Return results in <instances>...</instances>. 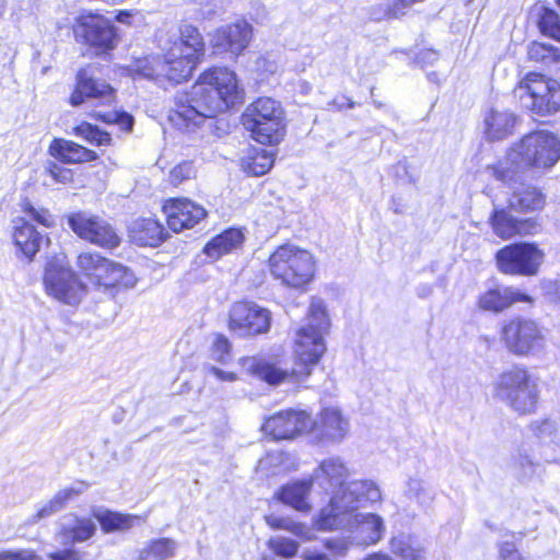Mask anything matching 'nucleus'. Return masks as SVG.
Returning <instances> with one entry per match:
<instances>
[{"mask_svg": "<svg viewBox=\"0 0 560 560\" xmlns=\"http://www.w3.org/2000/svg\"><path fill=\"white\" fill-rule=\"evenodd\" d=\"M132 18H133V13L131 11H127V10L118 11V13L116 14V20L119 23L127 24V25L131 24Z\"/></svg>", "mask_w": 560, "mask_h": 560, "instance_id": "obj_64", "label": "nucleus"}, {"mask_svg": "<svg viewBox=\"0 0 560 560\" xmlns=\"http://www.w3.org/2000/svg\"><path fill=\"white\" fill-rule=\"evenodd\" d=\"M203 46L199 31L191 25H183L178 39L164 55L163 60L160 58L144 60L143 65L138 67V74L159 83L164 79L180 83L191 75L203 52Z\"/></svg>", "mask_w": 560, "mask_h": 560, "instance_id": "obj_3", "label": "nucleus"}, {"mask_svg": "<svg viewBox=\"0 0 560 560\" xmlns=\"http://www.w3.org/2000/svg\"><path fill=\"white\" fill-rule=\"evenodd\" d=\"M349 475L346 463L338 456H331L323 459L310 478L325 492L332 491L335 494L337 490L346 487L345 481Z\"/></svg>", "mask_w": 560, "mask_h": 560, "instance_id": "obj_23", "label": "nucleus"}, {"mask_svg": "<svg viewBox=\"0 0 560 560\" xmlns=\"http://www.w3.org/2000/svg\"><path fill=\"white\" fill-rule=\"evenodd\" d=\"M194 175L192 164L184 162L176 165L170 173V182L173 186L180 185L184 180L190 178Z\"/></svg>", "mask_w": 560, "mask_h": 560, "instance_id": "obj_50", "label": "nucleus"}, {"mask_svg": "<svg viewBox=\"0 0 560 560\" xmlns=\"http://www.w3.org/2000/svg\"><path fill=\"white\" fill-rule=\"evenodd\" d=\"M381 501L382 490L374 480H353L332 494L329 504L314 517L313 526L322 532L337 530L345 525L347 512H355Z\"/></svg>", "mask_w": 560, "mask_h": 560, "instance_id": "obj_5", "label": "nucleus"}, {"mask_svg": "<svg viewBox=\"0 0 560 560\" xmlns=\"http://www.w3.org/2000/svg\"><path fill=\"white\" fill-rule=\"evenodd\" d=\"M100 262L101 264L98 265L97 270L92 277L90 283L98 288H105V277L108 275L113 261L102 256V261Z\"/></svg>", "mask_w": 560, "mask_h": 560, "instance_id": "obj_53", "label": "nucleus"}, {"mask_svg": "<svg viewBox=\"0 0 560 560\" xmlns=\"http://www.w3.org/2000/svg\"><path fill=\"white\" fill-rule=\"evenodd\" d=\"M516 117L508 110L491 109L485 118L486 136L489 140H502L513 132Z\"/></svg>", "mask_w": 560, "mask_h": 560, "instance_id": "obj_31", "label": "nucleus"}, {"mask_svg": "<svg viewBox=\"0 0 560 560\" xmlns=\"http://www.w3.org/2000/svg\"><path fill=\"white\" fill-rule=\"evenodd\" d=\"M102 261V255L95 252H84L81 253L77 258V266L82 275L91 281L92 277L95 275L98 265Z\"/></svg>", "mask_w": 560, "mask_h": 560, "instance_id": "obj_45", "label": "nucleus"}, {"mask_svg": "<svg viewBox=\"0 0 560 560\" xmlns=\"http://www.w3.org/2000/svg\"><path fill=\"white\" fill-rule=\"evenodd\" d=\"M265 520L268 526H270L272 529H283L287 532H289V527L293 521L290 517H280L276 515H268L265 517Z\"/></svg>", "mask_w": 560, "mask_h": 560, "instance_id": "obj_58", "label": "nucleus"}, {"mask_svg": "<svg viewBox=\"0 0 560 560\" xmlns=\"http://www.w3.org/2000/svg\"><path fill=\"white\" fill-rule=\"evenodd\" d=\"M506 350L517 357L533 355L545 347L544 328L534 319L522 316L506 320L500 330Z\"/></svg>", "mask_w": 560, "mask_h": 560, "instance_id": "obj_10", "label": "nucleus"}, {"mask_svg": "<svg viewBox=\"0 0 560 560\" xmlns=\"http://www.w3.org/2000/svg\"><path fill=\"white\" fill-rule=\"evenodd\" d=\"M51 560H81V556L77 550L68 549L48 555Z\"/></svg>", "mask_w": 560, "mask_h": 560, "instance_id": "obj_60", "label": "nucleus"}, {"mask_svg": "<svg viewBox=\"0 0 560 560\" xmlns=\"http://www.w3.org/2000/svg\"><path fill=\"white\" fill-rule=\"evenodd\" d=\"M538 26L542 34L560 40V18L558 13L548 8H540Z\"/></svg>", "mask_w": 560, "mask_h": 560, "instance_id": "obj_43", "label": "nucleus"}, {"mask_svg": "<svg viewBox=\"0 0 560 560\" xmlns=\"http://www.w3.org/2000/svg\"><path fill=\"white\" fill-rule=\"evenodd\" d=\"M301 557L304 560H330L327 555L308 548L303 550Z\"/></svg>", "mask_w": 560, "mask_h": 560, "instance_id": "obj_62", "label": "nucleus"}, {"mask_svg": "<svg viewBox=\"0 0 560 560\" xmlns=\"http://www.w3.org/2000/svg\"><path fill=\"white\" fill-rule=\"evenodd\" d=\"M518 478L522 480H530L535 476H538L541 466L534 462L527 454H520L515 460Z\"/></svg>", "mask_w": 560, "mask_h": 560, "instance_id": "obj_46", "label": "nucleus"}, {"mask_svg": "<svg viewBox=\"0 0 560 560\" xmlns=\"http://www.w3.org/2000/svg\"><path fill=\"white\" fill-rule=\"evenodd\" d=\"M545 260V252L533 242H518L495 254L498 270L508 276L534 277Z\"/></svg>", "mask_w": 560, "mask_h": 560, "instance_id": "obj_11", "label": "nucleus"}, {"mask_svg": "<svg viewBox=\"0 0 560 560\" xmlns=\"http://www.w3.org/2000/svg\"><path fill=\"white\" fill-rule=\"evenodd\" d=\"M313 485L311 478L293 480L282 486L275 498L295 511L308 513L312 510L310 497Z\"/></svg>", "mask_w": 560, "mask_h": 560, "instance_id": "obj_25", "label": "nucleus"}, {"mask_svg": "<svg viewBox=\"0 0 560 560\" xmlns=\"http://www.w3.org/2000/svg\"><path fill=\"white\" fill-rule=\"evenodd\" d=\"M528 58L542 66L560 70V49L551 45L533 42L527 48Z\"/></svg>", "mask_w": 560, "mask_h": 560, "instance_id": "obj_38", "label": "nucleus"}, {"mask_svg": "<svg viewBox=\"0 0 560 560\" xmlns=\"http://www.w3.org/2000/svg\"><path fill=\"white\" fill-rule=\"evenodd\" d=\"M269 549L282 558H293L299 550V544L284 536H276L268 540Z\"/></svg>", "mask_w": 560, "mask_h": 560, "instance_id": "obj_44", "label": "nucleus"}, {"mask_svg": "<svg viewBox=\"0 0 560 560\" xmlns=\"http://www.w3.org/2000/svg\"><path fill=\"white\" fill-rule=\"evenodd\" d=\"M500 560H525L513 541H502L499 545Z\"/></svg>", "mask_w": 560, "mask_h": 560, "instance_id": "obj_54", "label": "nucleus"}, {"mask_svg": "<svg viewBox=\"0 0 560 560\" xmlns=\"http://www.w3.org/2000/svg\"><path fill=\"white\" fill-rule=\"evenodd\" d=\"M13 223L14 244L28 261H31L42 246L43 236L23 218H18Z\"/></svg>", "mask_w": 560, "mask_h": 560, "instance_id": "obj_27", "label": "nucleus"}, {"mask_svg": "<svg viewBox=\"0 0 560 560\" xmlns=\"http://www.w3.org/2000/svg\"><path fill=\"white\" fill-rule=\"evenodd\" d=\"M494 395L514 411H535L538 402L537 384L527 370L514 366L501 373L494 383Z\"/></svg>", "mask_w": 560, "mask_h": 560, "instance_id": "obj_8", "label": "nucleus"}, {"mask_svg": "<svg viewBox=\"0 0 560 560\" xmlns=\"http://www.w3.org/2000/svg\"><path fill=\"white\" fill-rule=\"evenodd\" d=\"M94 100L100 104L109 105L115 100L113 88L103 80L94 79L89 70L82 69L77 74V84L70 96L72 106H80L85 101Z\"/></svg>", "mask_w": 560, "mask_h": 560, "instance_id": "obj_22", "label": "nucleus"}, {"mask_svg": "<svg viewBox=\"0 0 560 560\" xmlns=\"http://www.w3.org/2000/svg\"><path fill=\"white\" fill-rule=\"evenodd\" d=\"M231 345L226 337L217 335L210 349L211 359L217 362L225 363L230 358Z\"/></svg>", "mask_w": 560, "mask_h": 560, "instance_id": "obj_48", "label": "nucleus"}, {"mask_svg": "<svg viewBox=\"0 0 560 560\" xmlns=\"http://www.w3.org/2000/svg\"><path fill=\"white\" fill-rule=\"evenodd\" d=\"M404 494L421 508H429L435 499L432 488L421 478L410 477L406 481Z\"/></svg>", "mask_w": 560, "mask_h": 560, "instance_id": "obj_37", "label": "nucleus"}, {"mask_svg": "<svg viewBox=\"0 0 560 560\" xmlns=\"http://www.w3.org/2000/svg\"><path fill=\"white\" fill-rule=\"evenodd\" d=\"M242 122L250 137L261 144L276 145L285 135L284 109L271 97H258L247 105Z\"/></svg>", "mask_w": 560, "mask_h": 560, "instance_id": "obj_7", "label": "nucleus"}, {"mask_svg": "<svg viewBox=\"0 0 560 560\" xmlns=\"http://www.w3.org/2000/svg\"><path fill=\"white\" fill-rule=\"evenodd\" d=\"M44 284L49 295L69 305L80 303L85 294V285L78 279L77 275L58 261H50L47 265Z\"/></svg>", "mask_w": 560, "mask_h": 560, "instance_id": "obj_12", "label": "nucleus"}, {"mask_svg": "<svg viewBox=\"0 0 560 560\" xmlns=\"http://www.w3.org/2000/svg\"><path fill=\"white\" fill-rule=\"evenodd\" d=\"M23 212L31 217L38 224L50 228L55 224V219L50 212L44 208H35L31 202L25 201L22 205Z\"/></svg>", "mask_w": 560, "mask_h": 560, "instance_id": "obj_49", "label": "nucleus"}, {"mask_svg": "<svg viewBox=\"0 0 560 560\" xmlns=\"http://www.w3.org/2000/svg\"><path fill=\"white\" fill-rule=\"evenodd\" d=\"M243 233L237 229H229L220 235L213 237L203 248L205 254L218 259L222 255L237 248L243 243Z\"/></svg>", "mask_w": 560, "mask_h": 560, "instance_id": "obj_33", "label": "nucleus"}, {"mask_svg": "<svg viewBox=\"0 0 560 560\" xmlns=\"http://www.w3.org/2000/svg\"><path fill=\"white\" fill-rule=\"evenodd\" d=\"M68 224L79 237L100 247L112 249L120 243L116 230L107 221L88 212L69 214Z\"/></svg>", "mask_w": 560, "mask_h": 560, "instance_id": "obj_13", "label": "nucleus"}, {"mask_svg": "<svg viewBox=\"0 0 560 560\" xmlns=\"http://www.w3.org/2000/svg\"><path fill=\"white\" fill-rule=\"evenodd\" d=\"M255 70L261 75L272 74L278 70V65L267 56H260L255 61Z\"/></svg>", "mask_w": 560, "mask_h": 560, "instance_id": "obj_55", "label": "nucleus"}, {"mask_svg": "<svg viewBox=\"0 0 560 560\" xmlns=\"http://www.w3.org/2000/svg\"><path fill=\"white\" fill-rule=\"evenodd\" d=\"M207 371L221 382L232 383V382L237 381V375L234 372L223 371V370H221L217 366H212V365L208 366Z\"/></svg>", "mask_w": 560, "mask_h": 560, "instance_id": "obj_59", "label": "nucleus"}, {"mask_svg": "<svg viewBox=\"0 0 560 560\" xmlns=\"http://www.w3.org/2000/svg\"><path fill=\"white\" fill-rule=\"evenodd\" d=\"M533 299L514 287L497 285L485 291L478 299V306L492 313H501L516 303H532Z\"/></svg>", "mask_w": 560, "mask_h": 560, "instance_id": "obj_24", "label": "nucleus"}, {"mask_svg": "<svg viewBox=\"0 0 560 560\" xmlns=\"http://www.w3.org/2000/svg\"><path fill=\"white\" fill-rule=\"evenodd\" d=\"M63 532L71 536L73 541H85L95 533V524L90 518H74V524H63Z\"/></svg>", "mask_w": 560, "mask_h": 560, "instance_id": "obj_41", "label": "nucleus"}, {"mask_svg": "<svg viewBox=\"0 0 560 560\" xmlns=\"http://www.w3.org/2000/svg\"><path fill=\"white\" fill-rule=\"evenodd\" d=\"M311 416L303 410H283L269 417L264 431L275 440H289L310 433Z\"/></svg>", "mask_w": 560, "mask_h": 560, "instance_id": "obj_18", "label": "nucleus"}, {"mask_svg": "<svg viewBox=\"0 0 560 560\" xmlns=\"http://www.w3.org/2000/svg\"><path fill=\"white\" fill-rule=\"evenodd\" d=\"M267 267L275 280L296 290L308 285L316 272L314 256L308 250L289 243L278 246L269 255Z\"/></svg>", "mask_w": 560, "mask_h": 560, "instance_id": "obj_6", "label": "nucleus"}, {"mask_svg": "<svg viewBox=\"0 0 560 560\" xmlns=\"http://www.w3.org/2000/svg\"><path fill=\"white\" fill-rule=\"evenodd\" d=\"M241 98L235 72L226 67H213L203 71L188 92L175 97L168 120L175 128L190 132Z\"/></svg>", "mask_w": 560, "mask_h": 560, "instance_id": "obj_2", "label": "nucleus"}, {"mask_svg": "<svg viewBox=\"0 0 560 560\" xmlns=\"http://www.w3.org/2000/svg\"><path fill=\"white\" fill-rule=\"evenodd\" d=\"M49 175L58 183H68L72 179V173L68 168H63L52 164L48 170Z\"/></svg>", "mask_w": 560, "mask_h": 560, "instance_id": "obj_57", "label": "nucleus"}, {"mask_svg": "<svg viewBox=\"0 0 560 560\" xmlns=\"http://www.w3.org/2000/svg\"><path fill=\"white\" fill-rule=\"evenodd\" d=\"M352 546H355V542L352 541L350 533H348V536H340L325 540L326 549L335 558L345 557Z\"/></svg>", "mask_w": 560, "mask_h": 560, "instance_id": "obj_47", "label": "nucleus"}, {"mask_svg": "<svg viewBox=\"0 0 560 560\" xmlns=\"http://www.w3.org/2000/svg\"><path fill=\"white\" fill-rule=\"evenodd\" d=\"M177 542L172 538L150 540L139 552L140 560H167L175 556Z\"/></svg>", "mask_w": 560, "mask_h": 560, "instance_id": "obj_36", "label": "nucleus"}, {"mask_svg": "<svg viewBox=\"0 0 560 560\" xmlns=\"http://www.w3.org/2000/svg\"><path fill=\"white\" fill-rule=\"evenodd\" d=\"M560 159V141L551 132L526 135L508 152L505 161L493 167V175L502 182L516 184L515 177L528 168H549Z\"/></svg>", "mask_w": 560, "mask_h": 560, "instance_id": "obj_4", "label": "nucleus"}, {"mask_svg": "<svg viewBox=\"0 0 560 560\" xmlns=\"http://www.w3.org/2000/svg\"><path fill=\"white\" fill-rule=\"evenodd\" d=\"M167 225L178 233L191 229L207 217V210L188 198H171L163 205Z\"/></svg>", "mask_w": 560, "mask_h": 560, "instance_id": "obj_20", "label": "nucleus"}, {"mask_svg": "<svg viewBox=\"0 0 560 560\" xmlns=\"http://www.w3.org/2000/svg\"><path fill=\"white\" fill-rule=\"evenodd\" d=\"M253 36V27L245 20L217 28L211 35V45L218 52H231L241 55L249 45Z\"/></svg>", "mask_w": 560, "mask_h": 560, "instance_id": "obj_19", "label": "nucleus"}, {"mask_svg": "<svg viewBox=\"0 0 560 560\" xmlns=\"http://www.w3.org/2000/svg\"><path fill=\"white\" fill-rule=\"evenodd\" d=\"M0 560H37L33 551H0Z\"/></svg>", "mask_w": 560, "mask_h": 560, "instance_id": "obj_56", "label": "nucleus"}, {"mask_svg": "<svg viewBox=\"0 0 560 560\" xmlns=\"http://www.w3.org/2000/svg\"><path fill=\"white\" fill-rule=\"evenodd\" d=\"M273 154L266 149L250 148L241 160L242 170L248 175H265L273 165Z\"/></svg>", "mask_w": 560, "mask_h": 560, "instance_id": "obj_34", "label": "nucleus"}, {"mask_svg": "<svg viewBox=\"0 0 560 560\" xmlns=\"http://www.w3.org/2000/svg\"><path fill=\"white\" fill-rule=\"evenodd\" d=\"M73 132L77 137H80L95 145H108L112 141L108 132H105L89 122H81L74 127Z\"/></svg>", "mask_w": 560, "mask_h": 560, "instance_id": "obj_42", "label": "nucleus"}, {"mask_svg": "<svg viewBox=\"0 0 560 560\" xmlns=\"http://www.w3.org/2000/svg\"><path fill=\"white\" fill-rule=\"evenodd\" d=\"M137 283L135 273L122 266L121 264L114 262L109 269L108 275L105 277V289L121 287V288H133Z\"/></svg>", "mask_w": 560, "mask_h": 560, "instance_id": "obj_40", "label": "nucleus"}, {"mask_svg": "<svg viewBox=\"0 0 560 560\" xmlns=\"http://www.w3.org/2000/svg\"><path fill=\"white\" fill-rule=\"evenodd\" d=\"M514 97L522 107L536 114L560 109V85L539 73H528L514 89Z\"/></svg>", "mask_w": 560, "mask_h": 560, "instance_id": "obj_9", "label": "nucleus"}, {"mask_svg": "<svg viewBox=\"0 0 560 560\" xmlns=\"http://www.w3.org/2000/svg\"><path fill=\"white\" fill-rule=\"evenodd\" d=\"M102 119L106 121L107 124H116L118 125L121 130L130 131L133 126V118L131 115L127 113H108L104 116H102Z\"/></svg>", "mask_w": 560, "mask_h": 560, "instance_id": "obj_51", "label": "nucleus"}, {"mask_svg": "<svg viewBox=\"0 0 560 560\" xmlns=\"http://www.w3.org/2000/svg\"><path fill=\"white\" fill-rule=\"evenodd\" d=\"M288 457L283 452L275 451L262 457L256 467V472L260 478H269L285 471Z\"/></svg>", "mask_w": 560, "mask_h": 560, "instance_id": "obj_39", "label": "nucleus"}, {"mask_svg": "<svg viewBox=\"0 0 560 560\" xmlns=\"http://www.w3.org/2000/svg\"><path fill=\"white\" fill-rule=\"evenodd\" d=\"M50 154L63 163H83L96 159V153L75 142L56 139L49 147Z\"/></svg>", "mask_w": 560, "mask_h": 560, "instance_id": "obj_29", "label": "nucleus"}, {"mask_svg": "<svg viewBox=\"0 0 560 560\" xmlns=\"http://www.w3.org/2000/svg\"><path fill=\"white\" fill-rule=\"evenodd\" d=\"M350 431V421L338 407H326L311 418L310 435L322 444L341 443Z\"/></svg>", "mask_w": 560, "mask_h": 560, "instance_id": "obj_15", "label": "nucleus"}, {"mask_svg": "<svg viewBox=\"0 0 560 560\" xmlns=\"http://www.w3.org/2000/svg\"><path fill=\"white\" fill-rule=\"evenodd\" d=\"M74 32L86 44L102 51L115 48L118 43L115 26L107 18L101 14L91 12L82 14L78 19Z\"/></svg>", "mask_w": 560, "mask_h": 560, "instance_id": "obj_16", "label": "nucleus"}, {"mask_svg": "<svg viewBox=\"0 0 560 560\" xmlns=\"http://www.w3.org/2000/svg\"><path fill=\"white\" fill-rule=\"evenodd\" d=\"M339 529L350 533L355 546H371L383 539L386 527L378 514L347 512L345 525Z\"/></svg>", "mask_w": 560, "mask_h": 560, "instance_id": "obj_17", "label": "nucleus"}, {"mask_svg": "<svg viewBox=\"0 0 560 560\" xmlns=\"http://www.w3.org/2000/svg\"><path fill=\"white\" fill-rule=\"evenodd\" d=\"M329 325L324 302L314 298L310 304L306 323L295 335V369H283L277 358L267 355L241 358L240 365L249 375L270 385H279L290 378L300 381L307 377L326 351L324 335L328 331Z\"/></svg>", "mask_w": 560, "mask_h": 560, "instance_id": "obj_1", "label": "nucleus"}, {"mask_svg": "<svg viewBox=\"0 0 560 560\" xmlns=\"http://www.w3.org/2000/svg\"><path fill=\"white\" fill-rule=\"evenodd\" d=\"M93 516L105 533L125 532L147 521V515L124 514L101 509L94 510Z\"/></svg>", "mask_w": 560, "mask_h": 560, "instance_id": "obj_28", "label": "nucleus"}, {"mask_svg": "<svg viewBox=\"0 0 560 560\" xmlns=\"http://www.w3.org/2000/svg\"><path fill=\"white\" fill-rule=\"evenodd\" d=\"M270 323V312L252 302H237L230 311L229 328L242 337L265 334Z\"/></svg>", "mask_w": 560, "mask_h": 560, "instance_id": "obj_14", "label": "nucleus"}, {"mask_svg": "<svg viewBox=\"0 0 560 560\" xmlns=\"http://www.w3.org/2000/svg\"><path fill=\"white\" fill-rule=\"evenodd\" d=\"M390 550L401 560H424L423 546L412 536L398 534L390 539Z\"/></svg>", "mask_w": 560, "mask_h": 560, "instance_id": "obj_35", "label": "nucleus"}, {"mask_svg": "<svg viewBox=\"0 0 560 560\" xmlns=\"http://www.w3.org/2000/svg\"><path fill=\"white\" fill-rule=\"evenodd\" d=\"M493 233L502 240L535 235L541 230L535 218L516 219L504 209H494L489 218Z\"/></svg>", "mask_w": 560, "mask_h": 560, "instance_id": "obj_21", "label": "nucleus"}, {"mask_svg": "<svg viewBox=\"0 0 560 560\" xmlns=\"http://www.w3.org/2000/svg\"><path fill=\"white\" fill-rule=\"evenodd\" d=\"M289 533L296 536L303 541H311L316 538L315 530L313 527L295 521H292L289 527Z\"/></svg>", "mask_w": 560, "mask_h": 560, "instance_id": "obj_52", "label": "nucleus"}, {"mask_svg": "<svg viewBox=\"0 0 560 560\" xmlns=\"http://www.w3.org/2000/svg\"><path fill=\"white\" fill-rule=\"evenodd\" d=\"M438 59V52L431 49H427L421 51L418 57L417 61L421 63L422 66L433 63Z\"/></svg>", "mask_w": 560, "mask_h": 560, "instance_id": "obj_61", "label": "nucleus"}, {"mask_svg": "<svg viewBox=\"0 0 560 560\" xmlns=\"http://www.w3.org/2000/svg\"><path fill=\"white\" fill-rule=\"evenodd\" d=\"M129 237L140 246H158L165 235L163 225L155 219L141 218L129 225Z\"/></svg>", "mask_w": 560, "mask_h": 560, "instance_id": "obj_26", "label": "nucleus"}, {"mask_svg": "<svg viewBox=\"0 0 560 560\" xmlns=\"http://www.w3.org/2000/svg\"><path fill=\"white\" fill-rule=\"evenodd\" d=\"M535 428L540 435L551 434L555 430V424L550 420H542L535 423Z\"/></svg>", "mask_w": 560, "mask_h": 560, "instance_id": "obj_63", "label": "nucleus"}, {"mask_svg": "<svg viewBox=\"0 0 560 560\" xmlns=\"http://www.w3.org/2000/svg\"><path fill=\"white\" fill-rule=\"evenodd\" d=\"M86 489V483L79 482L75 486L58 491L51 500L38 508L36 514L33 516L34 522L47 518L61 511L70 500L83 493Z\"/></svg>", "mask_w": 560, "mask_h": 560, "instance_id": "obj_32", "label": "nucleus"}, {"mask_svg": "<svg viewBox=\"0 0 560 560\" xmlns=\"http://www.w3.org/2000/svg\"><path fill=\"white\" fill-rule=\"evenodd\" d=\"M545 199L542 194L534 186L520 183L513 186V191L509 198L510 208L515 211H535L544 207Z\"/></svg>", "mask_w": 560, "mask_h": 560, "instance_id": "obj_30", "label": "nucleus"}]
</instances>
